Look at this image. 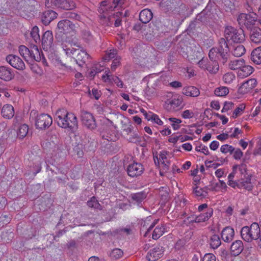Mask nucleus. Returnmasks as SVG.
Here are the masks:
<instances>
[{
	"instance_id": "obj_38",
	"label": "nucleus",
	"mask_w": 261,
	"mask_h": 261,
	"mask_svg": "<svg viewBox=\"0 0 261 261\" xmlns=\"http://www.w3.org/2000/svg\"><path fill=\"white\" fill-rule=\"evenodd\" d=\"M28 129V126L27 124H23L21 125L19 127L17 132V136L20 139L23 138L27 135Z\"/></svg>"
},
{
	"instance_id": "obj_11",
	"label": "nucleus",
	"mask_w": 261,
	"mask_h": 261,
	"mask_svg": "<svg viewBox=\"0 0 261 261\" xmlns=\"http://www.w3.org/2000/svg\"><path fill=\"white\" fill-rule=\"evenodd\" d=\"M6 60L12 67L18 70H22L25 68V64L22 59L16 55H8L6 57Z\"/></svg>"
},
{
	"instance_id": "obj_53",
	"label": "nucleus",
	"mask_w": 261,
	"mask_h": 261,
	"mask_svg": "<svg viewBox=\"0 0 261 261\" xmlns=\"http://www.w3.org/2000/svg\"><path fill=\"white\" fill-rule=\"evenodd\" d=\"M182 101L180 99L173 98L169 100V104L173 107V108H177L180 106Z\"/></svg>"
},
{
	"instance_id": "obj_52",
	"label": "nucleus",
	"mask_w": 261,
	"mask_h": 261,
	"mask_svg": "<svg viewBox=\"0 0 261 261\" xmlns=\"http://www.w3.org/2000/svg\"><path fill=\"white\" fill-rule=\"evenodd\" d=\"M218 54H219V52L217 48L213 47L211 49L208 53L210 61H216V59Z\"/></svg>"
},
{
	"instance_id": "obj_58",
	"label": "nucleus",
	"mask_w": 261,
	"mask_h": 261,
	"mask_svg": "<svg viewBox=\"0 0 261 261\" xmlns=\"http://www.w3.org/2000/svg\"><path fill=\"white\" fill-rule=\"evenodd\" d=\"M150 121H153L154 123L160 125H162L163 124V121L160 119L159 117L156 114H153V115H152Z\"/></svg>"
},
{
	"instance_id": "obj_34",
	"label": "nucleus",
	"mask_w": 261,
	"mask_h": 261,
	"mask_svg": "<svg viewBox=\"0 0 261 261\" xmlns=\"http://www.w3.org/2000/svg\"><path fill=\"white\" fill-rule=\"evenodd\" d=\"M219 69V66L217 61H208L206 64L205 69L210 73H216Z\"/></svg>"
},
{
	"instance_id": "obj_46",
	"label": "nucleus",
	"mask_w": 261,
	"mask_h": 261,
	"mask_svg": "<svg viewBox=\"0 0 261 261\" xmlns=\"http://www.w3.org/2000/svg\"><path fill=\"white\" fill-rule=\"evenodd\" d=\"M235 78V75L232 72H227L223 75V80L225 83L230 84L233 82Z\"/></svg>"
},
{
	"instance_id": "obj_63",
	"label": "nucleus",
	"mask_w": 261,
	"mask_h": 261,
	"mask_svg": "<svg viewBox=\"0 0 261 261\" xmlns=\"http://www.w3.org/2000/svg\"><path fill=\"white\" fill-rule=\"evenodd\" d=\"M120 64V60L118 58L115 59L112 62V64L111 65V70L112 71H114L116 68Z\"/></svg>"
},
{
	"instance_id": "obj_1",
	"label": "nucleus",
	"mask_w": 261,
	"mask_h": 261,
	"mask_svg": "<svg viewBox=\"0 0 261 261\" xmlns=\"http://www.w3.org/2000/svg\"><path fill=\"white\" fill-rule=\"evenodd\" d=\"M55 121L58 125L63 128L72 130L77 128L78 121L75 114L64 109H59L56 112Z\"/></svg>"
},
{
	"instance_id": "obj_23",
	"label": "nucleus",
	"mask_w": 261,
	"mask_h": 261,
	"mask_svg": "<svg viewBox=\"0 0 261 261\" xmlns=\"http://www.w3.org/2000/svg\"><path fill=\"white\" fill-rule=\"evenodd\" d=\"M1 113L4 118L11 119L14 115V108L11 105H5L2 109Z\"/></svg>"
},
{
	"instance_id": "obj_2",
	"label": "nucleus",
	"mask_w": 261,
	"mask_h": 261,
	"mask_svg": "<svg viewBox=\"0 0 261 261\" xmlns=\"http://www.w3.org/2000/svg\"><path fill=\"white\" fill-rule=\"evenodd\" d=\"M260 228L258 223H252L250 226L243 227L240 231L242 239L247 243L256 240L259 237Z\"/></svg>"
},
{
	"instance_id": "obj_17",
	"label": "nucleus",
	"mask_w": 261,
	"mask_h": 261,
	"mask_svg": "<svg viewBox=\"0 0 261 261\" xmlns=\"http://www.w3.org/2000/svg\"><path fill=\"white\" fill-rule=\"evenodd\" d=\"M163 252L162 248L156 247L149 250L146 258L148 261H155L161 257Z\"/></svg>"
},
{
	"instance_id": "obj_49",
	"label": "nucleus",
	"mask_w": 261,
	"mask_h": 261,
	"mask_svg": "<svg viewBox=\"0 0 261 261\" xmlns=\"http://www.w3.org/2000/svg\"><path fill=\"white\" fill-rule=\"evenodd\" d=\"M127 140L129 142L136 144H140L141 142V139L140 137L136 133H133V134Z\"/></svg>"
},
{
	"instance_id": "obj_29",
	"label": "nucleus",
	"mask_w": 261,
	"mask_h": 261,
	"mask_svg": "<svg viewBox=\"0 0 261 261\" xmlns=\"http://www.w3.org/2000/svg\"><path fill=\"white\" fill-rule=\"evenodd\" d=\"M213 210L212 208H208L204 213H201L197 216L195 220V223H200L205 222L208 220L213 215Z\"/></svg>"
},
{
	"instance_id": "obj_35",
	"label": "nucleus",
	"mask_w": 261,
	"mask_h": 261,
	"mask_svg": "<svg viewBox=\"0 0 261 261\" xmlns=\"http://www.w3.org/2000/svg\"><path fill=\"white\" fill-rule=\"evenodd\" d=\"M132 198L136 203L139 205L146 197L145 192H139L132 194Z\"/></svg>"
},
{
	"instance_id": "obj_8",
	"label": "nucleus",
	"mask_w": 261,
	"mask_h": 261,
	"mask_svg": "<svg viewBox=\"0 0 261 261\" xmlns=\"http://www.w3.org/2000/svg\"><path fill=\"white\" fill-rule=\"evenodd\" d=\"M81 118L83 124L87 128L92 130L96 128V121L91 113L85 111H81Z\"/></svg>"
},
{
	"instance_id": "obj_61",
	"label": "nucleus",
	"mask_w": 261,
	"mask_h": 261,
	"mask_svg": "<svg viewBox=\"0 0 261 261\" xmlns=\"http://www.w3.org/2000/svg\"><path fill=\"white\" fill-rule=\"evenodd\" d=\"M243 152L240 148H237L234 152L233 157L236 160L240 159L243 156Z\"/></svg>"
},
{
	"instance_id": "obj_5",
	"label": "nucleus",
	"mask_w": 261,
	"mask_h": 261,
	"mask_svg": "<svg viewBox=\"0 0 261 261\" xmlns=\"http://www.w3.org/2000/svg\"><path fill=\"white\" fill-rule=\"evenodd\" d=\"M257 19L258 15L253 12L249 14L242 13L237 18L238 22L241 27H245L250 30L253 28V26Z\"/></svg>"
},
{
	"instance_id": "obj_10",
	"label": "nucleus",
	"mask_w": 261,
	"mask_h": 261,
	"mask_svg": "<svg viewBox=\"0 0 261 261\" xmlns=\"http://www.w3.org/2000/svg\"><path fill=\"white\" fill-rule=\"evenodd\" d=\"M144 170L143 166L141 163L134 162L129 164L127 168L128 175L132 177L141 175Z\"/></svg>"
},
{
	"instance_id": "obj_13",
	"label": "nucleus",
	"mask_w": 261,
	"mask_h": 261,
	"mask_svg": "<svg viewBox=\"0 0 261 261\" xmlns=\"http://www.w3.org/2000/svg\"><path fill=\"white\" fill-rule=\"evenodd\" d=\"M13 70L7 66L0 67V79L5 81H10L14 77Z\"/></svg>"
},
{
	"instance_id": "obj_19",
	"label": "nucleus",
	"mask_w": 261,
	"mask_h": 261,
	"mask_svg": "<svg viewBox=\"0 0 261 261\" xmlns=\"http://www.w3.org/2000/svg\"><path fill=\"white\" fill-rule=\"evenodd\" d=\"M57 13L53 10H47L44 11L42 15L41 20L43 23L48 25L52 20L57 18Z\"/></svg>"
},
{
	"instance_id": "obj_59",
	"label": "nucleus",
	"mask_w": 261,
	"mask_h": 261,
	"mask_svg": "<svg viewBox=\"0 0 261 261\" xmlns=\"http://www.w3.org/2000/svg\"><path fill=\"white\" fill-rule=\"evenodd\" d=\"M193 115L194 113L189 110L184 111L182 113V117L185 119L192 118Z\"/></svg>"
},
{
	"instance_id": "obj_25",
	"label": "nucleus",
	"mask_w": 261,
	"mask_h": 261,
	"mask_svg": "<svg viewBox=\"0 0 261 261\" xmlns=\"http://www.w3.org/2000/svg\"><path fill=\"white\" fill-rule=\"evenodd\" d=\"M211 188L210 189L212 191H221L225 192L227 191V186L226 183L222 180H219V181L215 183H212L211 184Z\"/></svg>"
},
{
	"instance_id": "obj_14",
	"label": "nucleus",
	"mask_w": 261,
	"mask_h": 261,
	"mask_svg": "<svg viewBox=\"0 0 261 261\" xmlns=\"http://www.w3.org/2000/svg\"><path fill=\"white\" fill-rule=\"evenodd\" d=\"M53 35L50 31H46L42 36L41 42L44 49L47 50L50 48L53 43Z\"/></svg>"
},
{
	"instance_id": "obj_44",
	"label": "nucleus",
	"mask_w": 261,
	"mask_h": 261,
	"mask_svg": "<svg viewBox=\"0 0 261 261\" xmlns=\"http://www.w3.org/2000/svg\"><path fill=\"white\" fill-rule=\"evenodd\" d=\"M164 228L163 226H157L155 228L152 233V239L154 240L158 239L164 233Z\"/></svg>"
},
{
	"instance_id": "obj_45",
	"label": "nucleus",
	"mask_w": 261,
	"mask_h": 261,
	"mask_svg": "<svg viewBox=\"0 0 261 261\" xmlns=\"http://www.w3.org/2000/svg\"><path fill=\"white\" fill-rule=\"evenodd\" d=\"M100 23L105 26H111L110 15L106 14H101L99 15Z\"/></svg>"
},
{
	"instance_id": "obj_4",
	"label": "nucleus",
	"mask_w": 261,
	"mask_h": 261,
	"mask_svg": "<svg viewBox=\"0 0 261 261\" xmlns=\"http://www.w3.org/2000/svg\"><path fill=\"white\" fill-rule=\"evenodd\" d=\"M225 39L234 43H241L245 40V35L242 29L237 30L231 26H227L224 31Z\"/></svg>"
},
{
	"instance_id": "obj_20",
	"label": "nucleus",
	"mask_w": 261,
	"mask_h": 261,
	"mask_svg": "<svg viewBox=\"0 0 261 261\" xmlns=\"http://www.w3.org/2000/svg\"><path fill=\"white\" fill-rule=\"evenodd\" d=\"M244 245L241 240H236L233 242L230 247L231 254L236 256L239 255L243 251Z\"/></svg>"
},
{
	"instance_id": "obj_55",
	"label": "nucleus",
	"mask_w": 261,
	"mask_h": 261,
	"mask_svg": "<svg viewBox=\"0 0 261 261\" xmlns=\"http://www.w3.org/2000/svg\"><path fill=\"white\" fill-rule=\"evenodd\" d=\"M74 152L77 155L79 158H81L83 155V151L82 150V145H78L73 148Z\"/></svg>"
},
{
	"instance_id": "obj_33",
	"label": "nucleus",
	"mask_w": 261,
	"mask_h": 261,
	"mask_svg": "<svg viewBox=\"0 0 261 261\" xmlns=\"http://www.w3.org/2000/svg\"><path fill=\"white\" fill-rule=\"evenodd\" d=\"M250 59L256 64L259 65L261 64V46L253 50L251 54Z\"/></svg>"
},
{
	"instance_id": "obj_21",
	"label": "nucleus",
	"mask_w": 261,
	"mask_h": 261,
	"mask_svg": "<svg viewBox=\"0 0 261 261\" xmlns=\"http://www.w3.org/2000/svg\"><path fill=\"white\" fill-rule=\"evenodd\" d=\"M77 51V55L75 57V61L76 63L81 67H82L86 62L89 56L83 49H79Z\"/></svg>"
},
{
	"instance_id": "obj_9",
	"label": "nucleus",
	"mask_w": 261,
	"mask_h": 261,
	"mask_svg": "<svg viewBox=\"0 0 261 261\" xmlns=\"http://www.w3.org/2000/svg\"><path fill=\"white\" fill-rule=\"evenodd\" d=\"M53 123L51 117L46 114H41L37 115L35 120L36 128L46 129L51 125Z\"/></svg>"
},
{
	"instance_id": "obj_12",
	"label": "nucleus",
	"mask_w": 261,
	"mask_h": 261,
	"mask_svg": "<svg viewBox=\"0 0 261 261\" xmlns=\"http://www.w3.org/2000/svg\"><path fill=\"white\" fill-rule=\"evenodd\" d=\"M250 41L252 44L261 43V29L254 27L250 29L249 33Z\"/></svg>"
},
{
	"instance_id": "obj_28",
	"label": "nucleus",
	"mask_w": 261,
	"mask_h": 261,
	"mask_svg": "<svg viewBox=\"0 0 261 261\" xmlns=\"http://www.w3.org/2000/svg\"><path fill=\"white\" fill-rule=\"evenodd\" d=\"M182 93L188 96L197 97L200 94V91L195 87L188 86L183 88Z\"/></svg>"
},
{
	"instance_id": "obj_27",
	"label": "nucleus",
	"mask_w": 261,
	"mask_h": 261,
	"mask_svg": "<svg viewBox=\"0 0 261 261\" xmlns=\"http://www.w3.org/2000/svg\"><path fill=\"white\" fill-rule=\"evenodd\" d=\"M244 64V61L242 59L234 60L230 61L228 64L227 63L226 65H224L226 67H227L229 69L232 70H235L240 69V68L242 67V66Z\"/></svg>"
},
{
	"instance_id": "obj_39",
	"label": "nucleus",
	"mask_w": 261,
	"mask_h": 261,
	"mask_svg": "<svg viewBox=\"0 0 261 261\" xmlns=\"http://www.w3.org/2000/svg\"><path fill=\"white\" fill-rule=\"evenodd\" d=\"M193 192L197 197L203 198L207 195V192L203 188L196 187L193 189Z\"/></svg>"
},
{
	"instance_id": "obj_22",
	"label": "nucleus",
	"mask_w": 261,
	"mask_h": 261,
	"mask_svg": "<svg viewBox=\"0 0 261 261\" xmlns=\"http://www.w3.org/2000/svg\"><path fill=\"white\" fill-rule=\"evenodd\" d=\"M70 47H68L66 44L62 43V47L65 52V54L67 56H71L74 55L75 53L78 51V48H82L81 46L75 43H70Z\"/></svg>"
},
{
	"instance_id": "obj_40",
	"label": "nucleus",
	"mask_w": 261,
	"mask_h": 261,
	"mask_svg": "<svg viewBox=\"0 0 261 261\" xmlns=\"http://www.w3.org/2000/svg\"><path fill=\"white\" fill-rule=\"evenodd\" d=\"M245 51L246 49L243 45H239L234 48L232 54L235 57H240L245 54Z\"/></svg>"
},
{
	"instance_id": "obj_37",
	"label": "nucleus",
	"mask_w": 261,
	"mask_h": 261,
	"mask_svg": "<svg viewBox=\"0 0 261 261\" xmlns=\"http://www.w3.org/2000/svg\"><path fill=\"white\" fill-rule=\"evenodd\" d=\"M221 242L219 236L213 235L210 239V245L213 249H216L221 245Z\"/></svg>"
},
{
	"instance_id": "obj_16",
	"label": "nucleus",
	"mask_w": 261,
	"mask_h": 261,
	"mask_svg": "<svg viewBox=\"0 0 261 261\" xmlns=\"http://www.w3.org/2000/svg\"><path fill=\"white\" fill-rule=\"evenodd\" d=\"M257 85V81L254 79L248 80L243 83L239 87V91L240 93L244 94L248 93L251 89L254 88Z\"/></svg>"
},
{
	"instance_id": "obj_42",
	"label": "nucleus",
	"mask_w": 261,
	"mask_h": 261,
	"mask_svg": "<svg viewBox=\"0 0 261 261\" xmlns=\"http://www.w3.org/2000/svg\"><path fill=\"white\" fill-rule=\"evenodd\" d=\"M123 254V252L120 249L115 248L110 252L109 255L113 259H118L122 256Z\"/></svg>"
},
{
	"instance_id": "obj_36",
	"label": "nucleus",
	"mask_w": 261,
	"mask_h": 261,
	"mask_svg": "<svg viewBox=\"0 0 261 261\" xmlns=\"http://www.w3.org/2000/svg\"><path fill=\"white\" fill-rule=\"evenodd\" d=\"M87 205L91 208L96 210H101V206L96 198L93 196L87 202Z\"/></svg>"
},
{
	"instance_id": "obj_51",
	"label": "nucleus",
	"mask_w": 261,
	"mask_h": 261,
	"mask_svg": "<svg viewBox=\"0 0 261 261\" xmlns=\"http://www.w3.org/2000/svg\"><path fill=\"white\" fill-rule=\"evenodd\" d=\"M245 105L244 103H241L239 105L238 107H237L233 112L232 117L237 118L239 115H240L245 110Z\"/></svg>"
},
{
	"instance_id": "obj_7",
	"label": "nucleus",
	"mask_w": 261,
	"mask_h": 261,
	"mask_svg": "<svg viewBox=\"0 0 261 261\" xmlns=\"http://www.w3.org/2000/svg\"><path fill=\"white\" fill-rule=\"evenodd\" d=\"M217 49L221 57V63L223 65H225L227 62L229 49L225 38H221L219 40V47Z\"/></svg>"
},
{
	"instance_id": "obj_43",
	"label": "nucleus",
	"mask_w": 261,
	"mask_h": 261,
	"mask_svg": "<svg viewBox=\"0 0 261 261\" xmlns=\"http://www.w3.org/2000/svg\"><path fill=\"white\" fill-rule=\"evenodd\" d=\"M229 93L228 89L226 87H220L215 90V94L218 96H224Z\"/></svg>"
},
{
	"instance_id": "obj_3",
	"label": "nucleus",
	"mask_w": 261,
	"mask_h": 261,
	"mask_svg": "<svg viewBox=\"0 0 261 261\" xmlns=\"http://www.w3.org/2000/svg\"><path fill=\"white\" fill-rule=\"evenodd\" d=\"M18 50L20 55L27 62L29 61L39 62L41 59V54L36 45H34L31 50L24 45H20Z\"/></svg>"
},
{
	"instance_id": "obj_18",
	"label": "nucleus",
	"mask_w": 261,
	"mask_h": 261,
	"mask_svg": "<svg viewBox=\"0 0 261 261\" xmlns=\"http://www.w3.org/2000/svg\"><path fill=\"white\" fill-rule=\"evenodd\" d=\"M234 236V230L229 226L223 228L221 232V238L225 242H231L233 240Z\"/></svg>"
},
{
	"instance_id": "obj_32",
	"label": "nucleus",
	"mask_w": 261,
	"mask_h": 261,
	"mask_svg": "<svg viewBox=\"0 0 261 261\" xmlns=\"http://www.w3.org/2000/svg\"><path fill=\"white\" fill-rule=\"evenodd\" d=\"M122 16V13L119 11L112 15H110L111 25H112L114 22V25L115 27H119L121 24Z\"/></svg>"
},
{
	"instance_id": "obj_64",
	"label": "nucleus",
	"mask_w": 261,
	"mask_h": 261,
	"mask_svg": "<svg viewBox=\"0 0 261 261\" xmlns=\"http://www.w3.org/2000/svg\"><path fill=\"white\" fill-rule=\"evenodd\" d=\"M228 185L233 188H236V187H237L238 188L241 189V185L240 184V180H238V181L230 180V181H228Z\"/></svg>"
},
{
	"instance_id": "obj_47",
	"label": "nucleus",
	"mask_w": 261,
	"mask_h": 261,
	"mask_svg": "<svg viewBox=\"0 0 261 261\" xmlns=\"http://www.w3.org/2000/svg\"><path fill=\"white\" fill-rule=\"evenodd\" d=\"M234 148L228 144H225L221 146L220 148V151L222 153L226 154L227 153H229L230 154H232V152L234 151Z\"/></svg>"
},
{
	"instance_id": "obj_24",
	"label": "nucleus",
	"mask_w": 261,
	"mask_h": 261,
	"mask_svg": "<svg viewBox=\"0 0 261 261\" xmlns=\"http://www.w3.org/2000/svg\"><path fill=\"white\" fill-rule=\"evenodd\" d=\"M252 176L245 174L244 175V178H242L240 180V184L241 185V188H244L248 191H251L253 188V185L251 182Z\"/></svg>"
},
{
	"instance_id": "obj_41",
	"label": "nucleus",
	"mask_w": 261,
	"mask_h": 261,
	"mask_svg": "<svg viewBox=\"0 0 261 261\" xmlns=\"http://www.w3.org/2000/svg\"><path fill=\"white\" fill-rule=\"evenodd\" d=\"M31 36L36 43H39L41 41L40 35L39 34V28L37 26H34L31 32Z\"/></svg>"
},
{
	"instance_id": "obj_48",
	"label": "nucleus",
	"mask_w": 261,
	"mask_h": 261,
	"mask_svg": "<svg viewBox=\"0 0 261 261\" xmlns=\"http://www.w3.org/2000/svg\"><path fill=\"white\" fill-rule=\"evenodd\" d=\"M169 120L172 122L171 125L174 130H177L180 128V123L182 121L176 118H169Z\"/></svg>"
},
{
	"instance_id": "obj_30",
	"label": "nucleus",
	"mask_w": 261,
	"mask_h": 261,
	"mask_svg": "<svg viewBox=\"0 0 261 261\" xmlns=\"http://www.w3.org/2000/svg\"><path fill=\"white\" fill-rule=\"evenodd\" d=\"M166 154V151H162L159 154V160L161 163L162 170L163 172H167L169 170L170 165L169 162L167 160Z\"/></svg>"
},
{
	"instance_id": "obj_54",
	"label": "nucleus",
	"mask_w": 261,
	"mask_h": 261,
	"mask_svg": "<svg viewBox=\"0 0 261 261\" xmlns=\"http://www.w3.org/2000/svg\"><path fill=\"white\" fill-rule=\"evenodd\" d=\"M234 104L231 101H225L224 103V106L221 110L222 113L226 112L229 110H231L233 108Z\"/></svg>"
},
{
	"instance_id": "obj_26",
	"label": "nucleus",
	"mask_w": 261,
	"mask_h": 261,
	"mask_svg": "<svg viewBox=\"0 0 261 261\" xmlns=\"http://www.w3.org/2000/svg\"><path fill=\"white\" fill-rule=\"evenodd\" d=\"M153 16L151 11L147 9H144L141 11L139 14V19L143 23L149 22Z\"/></svg>"
},
{
	"instance_id": "obj_60",
	"label": "nucleus",
	"mask_w": 261,
	"mask_h": 261,
	"mask_svg": "<svg viewBox=\"0 0 261 261\" xmlns=\"http://www.w3.org/2000/svg\"><path fill=\"white\" fill-rule=\"evenodd\" d=\"M83 37L86 40H90L92 39V36L89 31L85 30L82 32Z\"/></svg>"
},
{
	"instance_id": "obj_50",
	"label": "nucleus",
	"mask_w": 261,
	"mask_h": 261,
	"mask_svg": "<svg viewBox=\"0 0 261 261\" xmlns=\"http://www.w3.org/2000/svg\"><path fill=\"white\" fill-rule=\"evenodd\" d=\"M108 79L109 80H111V82H114L118 87H123V82L121 80H120V79L118 76L113 75H108Z\"/></svg>"
},
{
	"instance_id": "obj_31",
	"label": "nucleus",
	"mask_w": 261,
	"mask_h": 261,
	"mask_svg": "<svg viewBox=\"0 0 261 261\" xmlns=\"http://www.w3.org/2000/svg\"><path fill=\"white\" fill-rule=\"evenodd\" d=\"M253 71V68L249 65H244L241 67L238 71V76L241 78H244L250 75Z\"/></svg>"
},
{
	"instance_id": "obj_6",
	"label": "nucleus",
	"mask_w": 261,
	"mask_h": 261,
	"mask_svg": "<svg viewBox=\"0 0 261 261\" xmlns=\"http://www.w3.org/2000/svg\"><path fill=\"white\" fill-rule=\"evenodd\" d=\"M45 6L47 8L58 7L71 10L75 7V4L70 0H45Z\"/></svg>"
},
{
	"instance_id": "obj_56",
	"label": "nucleus",
	"mask_w": 261,
	"mask_h": 261,
	"mask_svg": "<svg viewBox=\"0 0 261 261\" xmlns=\"http://www.w3.org/2000/svg\"><path fill=\"white\" fill-rule=\"evenodd\" d=\"M66 17L77 20H80L81 19V16L79 14L72 12L66 13Z\"/></svg>"
},
{
	"instance_id": "obj_57",
	"label": "nucleus",
	"mask_w": 261,
	"mask_h": 261,
	"mask_svg": "<svg viewBox=\"0 0 261 261\" xmlns=\"http://www.w3.org/2000/svg\"><path fill=\"white\" fill-rule=\"evenodd\" d=\"M202 261H216V257L212 253H207L204 255Z\"/></svg>"
},
{
	"instance_id": "obj_62",
	"label": "nucleus",
	"mask_w": 261,
	"mask_h": 261,
	"mask_svg": "<svg viewBox=\"0 0 261 261\" xmlns=\"http://www.w3.org/2000/svg\"><path fill=\"white\" fill-rule=\"evenodd\" d=\"M207 62V60L206 59H204V58H202L198 62V66L201 69H205V68L206 67Z\"/></svg>"
},
{
	"instance_id": "obj_15",
	"label": "nucleus",
	"mask_w": 261,
	"mask_h": 261,
	"mask_svg": "<svg viewBox=\"0 0 261 261\" xmlns=\"http://www.w3.org/2000/svg\"><path fill=\"white\" fill-rule=\"evenodd\" d=\"M58 28L65 33H67L73 31L75 28V25L68 19H63L60 21L58 23Z\"/></svg>"
}]
</instances>
